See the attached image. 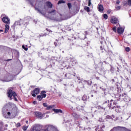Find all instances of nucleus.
Returning a JSON list of instances; mask_svg holds the SVG:
<instances>
[{
    "mask_svg": "<svg viewBox=\"0 0 131 131\" xmlns=\"http://www.w3.org/2000/svg\"><path fill=\"white\" fill-rule=\"evenodd\" d=\"M35 10L38 11L42 16H44L45 18H50L51 20H54L55 21H60L61 20V14H59L57 10L55 9L48 11L49 15L46 14V11L43 10L40 11L37 8H35Z\"/></svg>",
    "mask_w": 131,
    "mask_h": 131,
    "instance_id": "f257e3e1",
    "label": "nucleus"
},
{
    "mask_svg": "<svg viewBox=\"0 0 131 131\" xmlns=\"http://www.w3.org/2000/svg\"><path fill=\"white\" fill-rule=\"evenodd\" d=\"M17 107H15L13 108L11 106H5L3 108V115H8V116H10L11 114L14 115L17 113Z\"/></svg>",
    "mask_w": 131,
    "mask_h": 131,
    "instance_id": "f03ea898",
    "label": "nucleus"
},
{
    "mask_svg": "<svg viewBox=\"0 0 131 131\" xmlns=\"http://www.w3.org/2000/svg\"><path fill=\"white\" fill-rule=\"evenodd\" d=\"M8 94V98H10V100H12V96L14 97V100H15L16 101H18L17 99V94H16V92H13V90L11 89H9L8 92H7Z\"/></svg>",
    "mask_w": 131,
    "mask_h": 131,
    "instance_id": "7ed1b4c3",
    "label": "nucleus"
},
{
    "mask_svg": "<svg viewBox=\"0 0 131 131\" xmlns=\"http://www.w3.org/2000/svg\"><path fill=\"white\" fill-rule=\"evenodd\" d=\"M46 97L47 94H46V91H42L41 92L40 94L37 96V98L38 101H41L43 98H46Z\"/></svg>",
    "mask_w": 131,
    "mask_h": 131,
    "instance_id": "20e7f679",
    "label": "nucleus"
},
{
    "mask_svg": "<svg viewBox=\"0 0 131 131\" xmlns=\"http://www.w3.org/2000/svg\"><path fill=\"white\" fill-rule=\"evenodd\" d=\"M40 90L39 88H35L32 92V95L33 97H36V95L39 94Z\"/></svg>",
    "mask_w": 131,
    "mask_h": 131,
    "instance_id": "39448f33",
    "label": "nucleus"
},
{
    "mask_svg": "<svg viewBox=\"0 0 131 131\" xmlns=\"http://www.w3.org/2000/svg\"><path fill=\"white\" fill-rule=\"evenodd\" d=\"M34 114L36 117L39 118V119H41L42 118V114L39 112H35L34 113Z\"/></svg>",
    "mask_w": 131,
    "mask_h": 131,
    "instance_id": "423d86ee",
    "label": "nucleus"
},
{
    "mask_svg": "<svg viewBox=\"0 0 131 131\" xmlns=\"http://www.w3.org/2000/svg\"><path fill=\"white\" fill-rule=\"evenodd\" d=\"M117 103L116 102L114 101L113 100H111L110 103V108H112V109L114 108V107L116 106V104Z\"/></svg>",
    "mask_w": 131,
    "mask_h": 131,
    "instance_id": "0eeeda50",
    "label": "nucleus"
},
{
    "mask_svg": "<svg viewBox=\"0 0 131 131\" xmlns=\"http://www.w3.org/2000/svg\"><path fill=\"white\" fill-rule=\"evenodd\" d=\"M111 22L113 24H117V23H118V18L115 17V16H113L112 17Z\"/></svg>",
    "mask_w": 131,
    "mask_h": 131,
    "instance_id": "6e6552de",
    "label": "nucleus"
},
{
    "mask_svg": "<svg viewBox=\"0 0 131 131\" xmlns=\"http://www.w3.org/2000/svg\"><path fill=\"white\" fill-rule=\"evenodd\" d=\"M2 21L6 24H10V18L8 17L5 16L2 18Z\"/></svg>",
    "mask_w": 131,
    "mask_h": 131,
    "instance_id": "1a4fd4ad",
    "label": "nucleus"
},
{
    "mask_svg": "<svg viewBox=\"0 0 131 131\" xmlns=\"http://www.w3.org/2000/svg\"><path fill=\"white\" fill-rule=\"evenodd\" d=\"M72 116L76 120H78L80 118V115H78L76 113H73Z\"/></svg>",
    "mask_w": 131,
    "mask_h": 131,
    "instance_id": "9d476101",
    "label": "nucleus"
},
{
    "mask_svg": "<svg viewBox=\"0 0 131 131\" xmlns=\"http://www.w3.org/2000/svg\"><path fill=\"white\" fill-rule=\"evenodd\" d=\"M97 8L99 12L100 13H103V11H104V7H103V5L99 4Z\"/></svg>",
    "mask_w": 131,
    "mask_h": 131,
    "instance_id": "9b49d317",
    "label": "nucleus"
},
{
    "mask_svg": "<svg viewBox=\"0 0 131 131\" xmlns=\"http://www.w3.org/2000/svg\"><path fill=\"white\" fill-rule=\"evenodd\" d=\"M117 31L119 34H122V33H123L124 32V29L120 27L117 28Z\"/></svg>",
    "mask_w": 131,
    "mask_h": 131,
    "instance_id": "f8f14e48",
    "label": "nucleus"
},
{
    "mask_svg": "<svg viewBox=\"0 0 131 131\" xmlns=\"http://www.w3.org/2000/svg\"><path fill=\"white\" fill-rule=\"evenodd\" d=\"M48 129H50L51 131H59V130H58V129H57V128H56L55 126H54L53 125H49Z\"/></svg>",
    "mask_w": 131,
    "mask_h": 131,
    "instance_id": "ddd939ff",
    "label": "nucleus"
},
{
    "mask_svg": "<svg viewBox=\"0 0 131 131\" xmlns=\"http://www.w3.org/2000/svg\"><path fill=\"white\" fill-rule=\"evenodd\" d=\"M53 111H54L55 113H63V111L61 110L53 108Z\"/></svg>",
    "mask_w": 131,
    "mask_h": 131,
    "instance_id": "4468645a",
    "label": "nucleus"
},
{
    "mask_svg": "<svg viewBox=\"0 0 131 131\" xmlns=\"http://www.w3.org/2000/svg\"><path fill=\"white\" fill-rule=\"evenodd\" d=\"M46 5L47 7H48V8H50V9H52V8H53V4L50 2H46Z\"/></svg>",
    "mask_w": 131,
    "mask_h": 131,
    "instance_id": "2eb2a0df",
    "label": "nucleus"
},
{
    "mask_svg": "<svg viewBox=\"0 0 131 131\" xmlns=\"http://www.w3.org/2000/svg\"><path fill=\"white\" fill-rule=\"evenodd\" d=\"M32 131H39V129H38V127L34 126L33 128Z\"/></svg>",
    "mask_w": 131,
    "mask_h": 131,
    "instance_id": "dca6fc26",
    "label": "nucleus"
},
{
    "mask_svg": "<svg viewBox=\"0 0 131 131\" xmlns=\"http://www.w3.org/2000/svg\"><path fill=\"white\" fill-rule=\"evenodd\" d=\"M53 107H54L53 105H48L47 107V110H51V109H52L53 108Z\"/></svg>",
    "mask_w": 131,
    "mask_h": 131,
    "instance_id": "f3484780",
    "label": "nucleus"
},
{
    "mask_svg": "<svg viewBox=\"0 0 131 131\" xmlns=\"http://www.w3.org/2000/svg\"><path fill=\"white\" fill-rule=\"evenodd\" d=\"M103 18L105 20H107L108 19V15L107 14H103Z\"/></svg>",
    "mask_w": 131,
    "mask_h": 131,
    "instance_id": "a211bd4d",
    "label": "nucleus"
},
{
    "mask_svg": "<svg viewBox=\"0 0 131 131\" xmlns=\"http://www.w3.org/2000/svg\"><path fill=\"white\" fill-rule=\"evenodd\" d=\"M84 10L86 11L87 12H90V7L85 6L84 7Z\"/></svg>",
    "mask_w": 131,
    "mask_h": 131,
    "instance_id": "6ab92c4d",
    "label": "nucleus"
},
{
    "mask_svg": "<svg viewBox=\"0 0 131 131\" xmlns=\"http://www.w3.org/2000/svg\"><path fill=\"white\" fill-rule=\"evenodd\" d=\"M58 4H65V2H64V1H63V0H60V1L58 2Z\"/></svg>",
    "mask_w": 131,
    "mask_h": 131,
    "instance_id": "aec40b11",
    "label": "nucleus"
},
{
    "mask_svg": "<svg viewBox=\"0 0 131 131\" xmlns=\"http://www.w3.org/2000/svg\"><path fill=\"white\" fill-rule=\"evenodd\" d=\"M127 5L129 6V7L131 6V0H127Z\"/></svg>",
    "mask_w": 131,
    "mask_h": 131,
    "instance_id": "412c9836",
    "label": "nucleus"
},
{
    "mask_svg": "<svg viewBox=\"0 0 131 131\" xmlns=\"http://www.w3.org/2000/svg\"><path fill=\"white\" fill-rule=\"evenodd\" d=\"M22 48H23V49H24V50H25V51H28V48H26L24 45L22 46Z\"/></svg>",
    "mask_w": 131,
    "mask_h": 131,
    "instance_id": "4be33fe9",
    "label": "nucleus"
},
{
    "mask_svg": "<svg viewBox=\"0 0 131 131\" xmlns=\"http://www.w3.org/2000/svg\"><path fill=\"white\" fill-rule=\"evenodd\" d=\"M116 10H120V9H121V6H116Z\"/></svg>",
    "mask_w": 131,
    "mask_h": 131,
    "instance_id": "5701e85b",
    "label": "nucleus"
},
{
    "mask_svg": "<svg viewBox=\"0 0 131 131\" xmlns=\"http://www.w3.org/2000/svg\"><path fill=\"white\" fill-rule=\"evenodd\" d=\"M125 50L126 51V52H129V51H130V49H129V47H126L125 49Z\"/></svg>",
    "mask_w": 131,
    "mask_h": 131,
    "instance_id": "b1692460",
    "label": "nucleus"
},
{
    "mask_svg": "<svg viewBox=\"0 0 131 131\" xmlns=\"http://www.w3.org/2000/svg\"><path fill=\"white\" fill-rule=\"evenodd\" d=\"M9 28H10V26H9V25H5V29H9Z\"/></svg>",
    "mask_w": 131,
    "mask_h": 131,
    "instance_id": "393cba45",
    "label": "nucleus"
},
{
    "mask_svg": "<svg viewBox=\"0 0 131 131\" xmlns=\"http://www.w3.org/2000/svg\"><path fill=\"white\" fill-rule=\"evenodd\" d=\"M16 127H19L21 126V124H20V123H17V124H16Z\"/></svg>",
    "mask_w": 131,
    "mask_h": 131,
    "instance_id": "a878e982",
    "label": "nucleus"
},
{
    "mask_svg": "<svg viewBox=\"0 0 131 131\" xmlns=\"http://www.w3.org/2000/svg\"><path fill=\"white\" fill-rule=\"evenodd\" d=\"M68 7H69V9H71V7H72V6H71V3H68Z\"/></svg>",
    "mask_w": 131,
    "mask_h": 131,
    "instance_id": "bb28decb",
    "label": "nucleus"
},
{
    "mask_svg": "<svg viewBox=\"0 0 131 131\" xmlns=\"http://www.w3.org/2000/svg\"><path fill=\"white\" fill-rule=\"evenodd\" d=\"M91 1H92V0H89V4H88L89 7H91V6L92 5V2H91Z\"/></svg>",
    "mask_w": 131,
    "mask_h": 131,
    "instance_id": "cd10ccee",
    "label": "nucleus"
},
{
    "mask_svg": "<svg viewBox=\"0 0 131 131\" xmlns=\"http://www.w3.org/2000/svg\"><path fill=\"white\" fill-rule=\"evenodd\" d=\"M113 31H114V32H116V27H114L113 28Z\"/></svg>",
    "mask_w": 131,
    "mask_h": 131,
    "instance_id": "c85d7f7f",
    "label": "nucleus"
},
{
    "mask_svg": "<svg viewBox=\"0 0 131 131\" xmlns=\"http://www.w3.org/2000/svg\"><path fill=\"white\" fill-rule=\"evenodd\" d=\"M27 127H28L24 126L23 128V130H25H25H27Z\"/></svg>",
    "mask_w": 131,
    "mask_h": 131,
    "instance_id": "c756f323",
    "label": "nucleus"
},
{
    "mask_svg": "<svg viewBox=\"0 0 131 131\" xmlns=\"http://www.w3.org/2000/svg\"><path fill=\"white\" fill-rule=\"evenodd\" d=\"M120 3V2L119 1V0H117L116 2V4L117 5H119V3Z\"/></svg>",
    "mask_w": 131,
    "mask_h": 131,
    "instance_id": "7c9ffc66",
    "label": "nucleus"
},
{
    "mask_svg": "<svg viewBox=\"0 0 131 131\" xmlns=\"http://www.w3.org/2000/svg\"><path fill=\"white\" fill-rule=\"evenodd\" d=\"M43 105L44 106V107H47V108L48 107V104L47 103H43Z\"/></svg>",
    "mask_w": 131,
    "mask_h": 131,
    "instance_id": "2f4dec72",
    "label": "nucleus"
},
{
    "mask_svg": "<svg viewBox=\"0 0 131 131\" xmlns=\"http://www.w3.org/2000/svg\"><path fill=\"white\" fill-rule=\"evenodd\" d=\"M102 127H105V126H103L102 127H101L100 129L98 130V131H103Z\"/></svg>",
    "mask_w": 131,
    "mask_h": 131,
    "instance_id": "473e14b6",
    "label": "nucleus"
},
{
    "mask_svg": "<svg viewBox=\"0 0 131 131\" xmlns=\"http://www.w3.org/2000/svg\"><path fill=\"white\" fill-rule=\"evenodd\" d=\"M101 39H102V41H101L100 42H101V45H102L103 44V41H104V38L103 37L101 38Z\"/></svg>",
    "mask_w": 131,
    "mask_h": 131,
    "instance_id": "72a5a7b5",
    "label": "nucleus"
},
{
    "mask_svg": "<svg viewBox=\"0 0 131 131\" xmlns=\"http://www.w3.org/2000/svg\"><path fill=\"white\" fill-rule=\"evenodd\" d=\"M8 30H9L8 29H5V33H7L8 32Z\"/></svg>",
    "mask_w": 131,
    "mask_h": 131,
    "instance_id": "f704fd0d",
    "label": "nucleus"
},
{
    "mask_svg": "<svg viewBox=\"0 0 131 131\" xmlns=\"http://www.w3.org/2000/svg\"><path fill=\"white\" fill-rule=\"evenodd\" d=\"M122 97H123V95H120L119 96L120 99H121V98H122Z\"/></svg>",
    "mask_w": 131,
    "mask_h": 131,
    "instance_id": "c9c22d12",
    "label": "nucleus"
},
{
    "mask_svg": "<svg viewBox=\"0 0 131 131\" xmlns=\"http://www.w3.org/2000/svg\"><path fill=\"white\" fill-rule=\"evenodd\" d=\"M11 80H12V79L10 80H5V81H11Z\"/></svg>",
    "mask_w": 131,
    "mask_h": 131,
    "instance_id": "e433bc0d",
    "label": "nucleus"
},
{
    "mask_svg": "<svg viewBox=\"0 0 131 131\" xmlns=\"http://www.w3.org/2000/svg\"><path fill=\"white\" fill-rule=\"evenodd\" d=\"M100 49H101V50H103L104 48H103V47L101 46V47H100Z\"/></svg>",
    "mask_w": 131,
    "mask_h": 131,
    "instance_id": "4c0bfd02",
    "label": "nucleus"
},
{
    "mask_svg": "<svg viewBox=\"0 0 131 131\" xmlns=\"http://www.w3.org/2000/svg\"><path fill=\"white\" fill-rule=\"evenodd\" d=\"M33 103V104H36V101H34Z\"/></svg>",
    "mask_w": 131,
    "mask_h": 131,
    "instance_id": "58836bf2",
    "label": "nucleus"
},
{
    "mask_svg": "<svg viewBox=\"0 0 131 131\" xmlns=\"http://www.w3.org/2000/svg\"><path fill=\"white\" fill-rule=\"evenodd\" d=\"M4 32V30H0V32Z\"/></svg>",
    "mask_w": 131,
    "mask_h": 131,
    "instance_id": "ea45409f",
    "label": "nucleus"
},
{
    "mask_svg": "<svg viewBox=\"0 0 131 131\" xmlns=\"http://www.w3.org/2000/svg\"><path fill=\"white\" fill-rule=\"evenodd\" d=\"M101 109H103L104 110H105V108H104V107H100Z\"/></svg>",
    "mask_w": 131,
    "mask_h": 131,
    "instance_id": "a19ab883",
    "label": "nucleus"
},
{
    "mask_svg": "<svg viewBox=\"0 0 131 131\" xmlns=\"http://www.w3.org/2000/svg\"><path fill=\"white\" fill-rule=\"evenodd\" d=\"M26 123H28V121H26Z\"/></svg>",
    "mask_w": 131,
    "mask_h": 131,
    "instance_id": "79ce46f5",
    "label": "nucleus"
},
{
    "mask_svg": "<svg viewBox=\"0 0 131 131\" xmlns=\"http://www.w3.org/2000/svg\"><path fill=\"white\" fill-rule=\"evenodd\" d=\"M32 6H33V5L32 4H31Z\"/></svg>",
    "mask_w": 131,
    "mask_h": 131,
    "instance_id": "37998d69",
    "label": "nucleus"
},
{
    "mask_svg": "<svg viewBox=\"0 0 131 131\" xmlns=\"http://www.w3.org/2000/svg\"><path fill=\"white\" fill-rule=\"evenodd\" d=\"M26 24H27V25L28 24V23H26Z\"/></svg>",
    "mask_w": 131,
    "mask_h": 131,
    "instance_id": "c03bdc74",
    "label": "nucleus"
},
{
    "mask_svg": "<svg viewBox=\"0 0 131 131\" xmlns=\"http://www.w3.org/2000/svg\"><path fill=\"white\" fill-rule=\"evenodd\" d=\"M6 127L8 126V125H6Z\"/></svg>",
    "mask_w": 131,
    "mask_h": 131,
    "instance_id": "a18cd8bd",
    "label": "nucleus"
},
{
    "mask_svg": "<svg viewBox=\"0 0 131 131\" xmlns=\"http://www.w3.org/2000/svg\"><path fill=\"white\" fill-rule=\"evenodd\" d=\"M122 99H124V98H122Z\"/></svg>",
    "mask_w": 131,
    "mask_h": 131,
    "instance_id": "49530a36",
    "label": "nucleus"
}]
</instances>
